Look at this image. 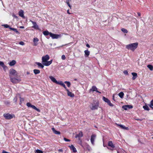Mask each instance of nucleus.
Returning a JSON list of instances; mask_svg holds the SVG:
<instances>
[{"label": "nucleus", "instance_id": "obj_1", "mask_svg": "<svg viewBox=\"0 0 153 153\" xmlns=\"http://www.w3.org/2000/svg\"><path fill=\"white\" fill-rule=\"evenodd\" d=\"M49 59V56L48 55H46L42 57V63L43 65L46 66H48L50 65L52 63L53 60H51L50 61H48Z\"/></svg>", "mask_w": 153, "mask_h": 153}, {"label": "nucleus", "instance_id": "obj_2", "mask_svg": "<svg viewBox=\"0 0 153 153\" xmlns=\"http://www.w3.org/2000/svg\"><path fill=\"white\" fill-rule=\"evenodd\" d=\"M138 43L135 42L126 45V48L128 50H130L134 51L137 47Z\"/></svg>", "mask_w": 153, "mask_h": 153}, {"label": "nucleus", "instance_id": "obj_3", "mask_svg": "<svg viewBox=\"0 0 153 153\" xmlns=\"http://www.w3.org/2000/svg\"><path fill=\"white\" fill-rule=\"evenodd\" d=\"M9 76L10 78L13 77H18V74L14 69H11L10 71Z\"/></svg>", "mask_w": 153, "mask_h": 153}, {"label": "nucleus", "instance_id": "obj_4", "mask_svg": "<svg viewBox=\"0 0 153 153\" xmlns=\"http://www.w3.org/2000/svg\"><path fill=\"white\" fill-rule=\"evenodd\" d=\"M99 106V102H97L96 103H94L92 104V106L90 107L91 109L92 110L97 109Z\"/></svg>", "mask_w": 153, "mask_h": 153}, {"label": "nucleus", "instance_id": "obj_5", "mask_svg": "<svg viewBox=\"0 0 153 153\" xmlns=\"http://www.w3.org/2000/svg\"><path fill=\"white\" fill-rule=\"evenodd\" d=\"M50 36L53 39H57L61 37V34H56L51 33Z\"/></svg>", "mask_w": 153, "mask_h": 153}, {"label": "nucleus", "instance_id": "obj_6", "mask_svg": "<svg viewBox=\"0 0 153 153\" xmlns=\"http://www.w3.org/2000/svg\"><path fill=\"white\" fill-rule=\"evenodd\" d=\"M26 105L28 107H30L37 111L38 112H40V110L39 109L37 108L34 105H31L30 102L27 103Z\"/></svg>", "mask_w": 153, "mask_h": 153}, {"label": "nucleus", "instance_id": "obj_7", "mask_svg": "<svg viewBox=\"0 0 153 153\" xmlns=\"http://www.w3.org/2000/svg\"><path fill=\"white\" fill-rule=\"evenodd\" d=\"M16 77H13L10 78L11 81L13 83H16L19 82L21 80L19 79H17Z\"/></svg>", "mask_w": 153, "mask_h": 153}, {"label": "nucleus", "instance_id": "obj_8", "mask_svg": "<svg viewBox=\"0 0 153 153\" xmlns=\"http://www.w3.org/2000/svg\"><path fill=\"white\" fill-rule=\"evenodd\" d=\"M96 137L97 135L95 134H92L91 136L90 140L91 143L93 145H94V140Z\"/></svg>", "mask_w": 153, "mask_h": 153}, {"label": "nucleus", "instance_id": "obj_9", "mask_svg": "<svg viewBox=\"0 0 153 153\" xmlns=\"http://www.w3.org/2000/svg\"><path fill=\"white\" fill-rule=\"evenodd\" d=\"M4 117L6 119L10 120L12 119L13 117V116L9 114V113L5 114L3 115Z\"/></svg>", "mask_w": 153, "mask_h": 153}, {"label": "nucleus", "instance_id": "obj_10", "mask_svg": "<svg viewBox=\"0 0 153 153\" xmlns=\"http://www.w3.org/2000/svg\"><path fill=\"white\" fill-rule=\"evenodd\" d=\"M30 21L31 22L33 25V26H32V27L35 29L38 30L39 29L38 25H37L36 23V22L33 21L31 20H30Z\"/></svg>", "mask_w": 153, "mask_h": 153}, {"label": "nucleus", "instance_id": "obj_11", "mask_svg": "<svg viewBox=\"0 0 153 153\" xmlns=\"http://www.w3.org/2000/svg\"><path fill=\"white\" fill-rule=\"evenodd\" d=\"M91 91H92L93 92L95 91L97 93H101V92L99 91H98L97 90V87L95 86H92L91 88V89L89 90L90 92H91Z\"/></svg>", "mask_w": 153, "mask_h": 153}, {"label": "nucleus", "instance_id": "obj_12", "mask_svg": "<svg viewBox=\"0 0 153 153\" xmlns=\"http://www.w3.org/2000/svg\"><path fill=\"white\" fill-rule=\"evenodd\" d=\"M122 108L124 109L125 110H127L128 109H131L133 108V106L131 105H124L122 106Z\"/></svg>", "mask_w": 153, "mask_h": 153}, {"label": "nucleus", "instance_id": "obj_13", "mask_svg": "<svg viewBox=\"0 0 153 153\" xmlns=\"http://www.w3.org/2000/svg\"><path fill=\"white\" fill-rule=\"evenodd\" d=\"M49 78L53 82L56 83V84H58L59 83V81H57L56 79L52 76H49Z\"/></svg>", "mask_w": 153, "mask_h": 153}, {"label": "nucleus", "instance_id": "obj_14", "mask_svg": "<svg viewBox=\"0 0 153 153\" xmlns=\"http://www.w3.org/2000/svg\"><path fill=\"white\" fill-rule=\"evenodd\" d=\"M67 95L68 96L71 97H74V94L71 92L69 90H67Z\"/></svg>", "mask_w": 153, "mask_h": 153}, {"label": "nucleus", "instance_id": "obj_15", "mask_svg": "<svg viewBox=\"0 0 153 153\" xmlns=\"http://www.w3.org/2000/svg\"><path fill=\"white\" fill-rule=\"evenodd\" d=\"M69 146L70 147V149L72 150L75 153L77 152V150L76 148L73 145H71V146Z\"/></svg>", "mask_w": 153, "mask_h": 153}, {"label": "nucleus", "instance_id": "obj_16", "mask_svg": "<svg viewBox=\"0 0 153 153\" xmlns=\"http://www.w3.org/2000/svg\"><path fill=\"white\" fill-rule=\"evenodd\" d=\"M39 40L37 38H35L33 39V42H34V45L36 46L37 45V42Z\"/></svg>", "mask_w": 153, "mask_h": 153}, {"label": "nucleus", "instance_id": "obj_17", "mask_svg": "<svg viewBox=\"0 0 153 153\" xmlns=\"http://www.w3.org/2000/svg\"><path fill=\"white\" fill-rule=\"evenodd\" d=\"M83 134L82 132L81 131L78 134H76L75 136L76 138L80 137L83 136Z\"/></svg>", "mask_w": 153, "mask_h": 153}, {"label": "nucleus", "instance_id": "obj_18", "mask_svg": "<svg viewBox=\"0 0 153 153\" xmlns=\"http://www.w3.org/2000/svg\"><path fill=\"white\" fill-rule=\"evenodd\" d=\"M52 130L53 132L56 134H60V132L59 131H56L54 128H52Z\"/></svg>", "mask_w": 153, "mask_h": 153}, {"label": "nucleus", "instance_id": "obj_19", "mask_svg": "<svg viewBox=\"0 0 153 153\" xmlns=\"http://www.w3.org/2000/svg\"><path fill=\"white\" fill-rule=\"evenodd\" d=\"M118 126H120V127L123 129L126 130H128L129 129V128L128 127H126L125 126H124L120 124H118Z\"/></svg>", "mask_w": 153, "mask_h": 153}, {"label": "nucleus", "instance_id": "obj_20", "mask_svg": "<svg viewBox=\"0 0 153 153\" xmlns=\"http://www.w3.org/2000/svg\"><path fill=\"white\" fill-rule=\"evenodd\" d=\"M85 56V57H87L90 54V51L88 50H86L84 51Z\"/></svg>", "mask_w": 153, "mask_h": 153}, {"label": "nucleus", "instance_id": "obj_21", "mask_svg": "<svg viewBox=\"0 0 153 153\" xmlns=\"http://www.w3.org/2000/svg\"><path fill=\"white\" fill-rule=\"evenodd\" d=\"M132 75L133 76L132 77V79L134 80L136 79L137 77V74L136 73L133 72L131 73Z\"/></svg>", "mask_w": 153, "mask_h": 153}, {"label": "nucleus", "instance_id": "obj_22", "mask_svg": "<svg viewBox=\"0 0 153 153\" xmlns=\"http://www.w3.org/2000/svg\"><path fill=\"white\" fill-rule=\"evenodd\" d=\"M19 15L20 16H21V17H22V18L24 17V12H23V11L22 10H21L19 12Z\"/></svg>", "mask_w": 153, "mask_h": 153}, {"label": "nucleus", "instance_id": "obj_23", "mask_svg": "<svg viewBox=\"0 0 153 153\" xmlns=\"http://www.w3.org/2000/svg\"><path fill=\"white\" fill-rule=\"evenodd\" d=\"M16 62L15 60H13L9 63V64L10 66H13L14 65L16 64Z\"/></svg>", "mask_w": 153, "mask_h": 153}, {"label": "nucleus", "instance_id": "obj_24", "mask_svg": "<svg viewBox=\"0 0 153 153\" xmlns=\"http://www.w3.org/2000/svg\"><path fill=\"white\" fill-rule=\"evenodd\" d=\"M36 64L38 65V66H39V67H40L42 68H43L44 67V65L43 64H42V63L39 62H36Z\"/></svg>", "mask_w": 153, "mask_h": 153}, {"label": "nucleus", "instance_id": "obj_25", "mask_svg": "<svg viewBox=\"0 0 153 153\" xmlns=\"http://www.w3.org/2000/svg\"><path fill=\"white\" fill-rule=\"evenodd\" d=\"M51 33V32H49L47 30H46L43 32V34L45 36H48V35H49L50 36Z\"/></svg>", "mask_w": 153, "mask_h": 153}, {"label": "nucleus", "instance_id": "obj_26", "mask_svg": "<svg viewBox=\"0 0 153 153\" xmlns=\"http://www.w3.org/2000/svg\"><path fill=\"white\" fill-rule=\"evenodd\" d=\"M108 146H110L111 148H114V146L113 144L112 141H110L108 142Z\"/></svg>", "mask_w": 153, "mask_h": 153}, {"label": "nucleus", "instance_id": "obj_27", "mask_svg": "<svg viewBox=\"0 0 153 153\" xmlns=\"http://www.w3.org/2000/svg\"><path fill=\"white\" fill-rule=\"evenodd\" d=\"M33 72L35 74H37L40 73V71L39 70L34 69L33 70Z\"/></svg>", "mask_w": 153, "mask_h": 153}, {"label": "nucleus", "instance_id": "obj_28", "mask_svg": "<svg viewBox=\"0 0 153 153\" xmlns=\"http://www.w3.org/2000/svg\"><path fill=\"white\" fill-rule=\"evenodd\" d=\"M143 108L145 110L149 111V108L148 105L146 104L145 105L143 106Z\"/></svg>", "mask_w": 153, "mask_h": 153}, {"label": "nucleus", "instance_id": "obj_29", "mask_svg": "<svg viewBox=\"0 0 153 153\" xmlns=\"http://www.w3.org/2000/svg\"><path fill=\"white\" fill-rule=\"evenodd\" d=\"M147 67L151 71H152L153 70V66L152 65H148Z\"/></svg>", "mask_w": 153, "mask_h": 153}, {"label": "nucleus", "instance_id": "obj_30", "mask_svg": "<svg viewBox=\"0 0 153 153\" xmlns=\"http://www.w3.org/2000/svg\"><path fill=\"white\" fill-rule=\"evenodd\" d=\"M124 95V94L122 92H120L118 94L119 96L120 97V98H123V97Z\"/></svg>", "mask_w": 153, "mask_h": 153}, {"label": "nucleus", "instance_id": "obj_31", "mask_svg": "<svg viewBox=\"0 0 153 153\" xmlns=\"http://www.w3.org/2000/svg\"><path fill=\"white\" fill-rule=\"evenodd\" d=\"M9 29L11 30L14 31L17 33H19L18 31L16 29H15L14 28H13L12 27H10Z\"/></svg>", "mask_w": 153, "mask_h": 153}, {"label": "nucleus", "instance_id": "obj_32", "mask_svg": "<svg viewBox=\"0 0 153 153\" xmlns=\"http://www.w3.org/2000/svg\"><path fill=\"white\" fill-rule=\"evenodd\" d=\"M149 106L152 109H153V100L150 102V104L149 105Z\"/></svg>", "mask_w": 153, "mask_h": 153}, {"label": "nucleus", "instance_id": "obj_33", "mask_svg": "<svg viewBox=\"0 0 153 153\" xmlns=\"http://www.w3.org/2000/svg\"><path fill=\"white\" fill-rule=\"evenodd\" d=\"M102 100L106 102H107L109 101V100L108 98L105 97H103Z\"/></svg>", "mask_w": 153, "mask_h": 153}, {"label": "nucleus", "instance_id": "obj_34", "mask_svg": "<svg viewBox=\"0 0 153 153\" xmlns=\"http://www.w3.org/2000/svg\"><path fill=\"white\" fill-rule=\"evenodd\" d=\"M58 85H60L62 86L63 87H64L65 86V84L63 83L62 82V81H59V83Z\"/></svg>", "mask_w": 153, "mask_h": 153}, {"label": "nucleus", "instance_id": "obj_35", "mask_svg": "<svg viewBox=\"0 0 153 153\" xmlns=\"http://www.w3.org/2000/svg\"><path fill=\"white\" fill-rule=\"evenodd\" d=\"M64 83L66 84L68 87H70L71 86V83L68 81H65Z\"/></svg>", "mask_w": 153, "mask_h": 153}, {"label": "nucleus", "instance_id": "obj_36", "mask_svg": "<svg viewBox=\"0 0 153 153\" xmlns=\"http://www.w3.org/2000/svg\"><path fill=\"white\" fill-rule=\"evenodd\" d=\"M125 152L123 149H120L117 151V153H125Z\"/></svg>", "mask_w": 153, "mask_h": 153}, {"label": "nucleus", "instance_id": "obj_37", "mask_svg": "<svg viewBox=\"0 0 153 153\" xmlns=\"http://www.w3.org/2000/svg\"><path fill=\"white\" fill-rule=\"evenodd\" d=\"M121 30L124 33H127L128 32L127 30L124 28H122Z\"/></svg>", "mask_w": 153, "mask_h": 153}, {"label": "nucleus", "instance_id": "obj_38", "mask_svg": "<svg viewBox=\"0 0 153 153\" xmlns=\"http://www.w3.org/2000/svg\"><path fill=\"white\" fill-rule=\"evenodd\" d=\"M107 103L110 106H114L113 105L111 102L109 100V101L107 102Z\"/></svg>", "mask_w": 153, "mask_h": 153}, {"label": "nucleus", "instance_id": "obj_39", "mask_svg": "<svg viewBox=\"0 0 153 153\" xmlns=\"http://www.w3.org/2000/svg\"><path fill=\"white\" fill-rule=\"evenodd\" d=\"M19 97L20 98L19 104L20 105L22 103V102L24 101V99L23 98H21L20 96Z\"/></svg>", "mask_w": 153, "mask_h": 153}, {"label": "nucleus", "instance_id": "obj_40", "mask_svg": "<svg viewBox=\"0 0 153 153\" xmlns=\"http://www.w3.org/2000/svg\"><path fill=\"white\" fill-rule=\"evenodd\" d=\"M2 67L3 68V69L4 71H6V70L7 68V67L6 65H5L4 64L3 66Z\"/></svg>", "mask_w": 153, "mask_h": 153}, {"label": "nucleus", "instance_id": "obj_41", "mask_svg": "<svg viewBox=\"0 0 153 153\" xmlns=\"http://www.w3.org/2000/svg\"><path fill=\"white\" fill-rule=\"evenodd\" d=\"M36 153H43V152L39 149H37L36 150Z\"/></svg>", "mask_w": 153, "mask_h": 153}, {"label": "nucleus", "instance_id": "obj_42", "mask_svg": "<svg viewBox=\"0 0 153 153\" xmlns=\"http://www.w3.org/2000/svg\"><path fill=\"white\" fill-rule=\"evenodd\" d=\"M3 26H4V27L5 28H8V27L10 28V27L7 24L4 25H3Z\"/></svg>", "mask_w": 153, "mask_h": 153}, {"label": "nucleus", "instance_id": "obj_43", "mask_svg": "<svg viewBox=\"0 0 153 153\" xmlns=\"http://www.w3.org/2000/svg\"><path fill=\"white\" fill-rule=\"evenodd\" d=\"M62 59L63 60H65V56L64 55H62L61 57Z\"/></svg>", "mask_w": 153, "mask_h": 153}, {"label": "nucleus", "instance_id": "obj_44", "mask_svg": "<svg viewBox=\"0 0 153 153\" xmlns=\"http://www.w3.org/2000/svg\"><path fill=\"white\" fill-rule=\"evenodd\" d=\"M63 139L66 142H69L70 141V140L67 139L65 138H64Z\"/></svg>", "mask_w": 153, "mask_h": 153}, {"label": "nucleus", "instance_id": "obj_45", "mask_svg": "<svg viewBox=\"0 0 153 153\" xmlns=\"http://www.w3.org/2000/svg\"><path fill=\"white\" fill-rule=\"evenodd\" d=\"M19 44L22 45H25V43L23 42H19Z\"/></svg>", "mask_w": 153, "mask_h": 153}, {"label": "nucleus", "instance_id": "obj_46", "mask_svg": "<svg viewBox=\"0 0 153 153\" xmlns=\"http://www.w3.org/2000/svg\"><path fill=\"white\" fill-rule=\"evenodd\" d=\"M13 101L15 102H16L17 101V98L16 96L13 99Z\"/></svg>", "mask_w": 153, "mask_h": 153}, {"label": "nucleus", "instance_id": "obj_47", "mask_svg": "<svg viewBox=\"0 0 153 153\" xmlns=\"http://www.w3.org/2000/svg\"><path fill=\"white\" fill-rule=\"evenodd\" d=\"M126 75H128V73L127 71H124L123 72Z\"/></svg>", "mask_w": 153, "mask_h": 153}, {"label": "nucleus", "instance_id": "obj_48", "mask_svg": "<svg viewBox=\"0 0 153 153\" xmlns=\"http://www.w3.org/2000/svg\"><path fill=\"white\" fill-rule=\"evenodd\" d=\"M67 5H68L69 7L71 9V6L69 4V2H67V3H66Z\"/></svg>", "mask_w": 153, "mask_h": 153}, {"label": "nucleus", "instance_id": "obj_49", "mask_svg": "<svg viewBox=\"0 0 153 153\" xmlns=\"http://www.w3.org/2000/svg\"><path fill=\"white\" fill-rule=\"evenodd\" d=\"M58 151L59 152H62L63 151L62 149H59Z\"/></svg>", "mask_w": 153, "mask_h": 153}, {"label": "nucleus", "instance_id": "obj_50", "mask_svg": "<svg viewBox=\"0 0 153 153\" xmlns=\"http://www.w3.org/2000/svg\"><path fill=\"white\" fill-rule=\"evenodd\" d=\"M2 153H9V152H8L4 150H3L2 151Z\"/></svg>", "mask_w": 153, "mask_h": 153}, {"label": "nucleus", "instance_id": "obj_51", "mask_svg": "<svg viewBox=\"0 0 153 153\" xmlns=\"http://www.w3.org/2000/svg\"><path fill=\"white\" fill-rule=\"evenodd\" d=\"M13 16L14 17V18H16V19L18 18V17L16 16L15 15H13Z\"/></svg>", "mask_w": 153, "mask_h": 153}, {"label": "nucleus", "instance_id": "obj_52", "mask_svg": "<svg viewBox=\"0 0 153 153\" xmlns=\"http://www.w3.org/2000/svg\"><path fill=\"white\" fill-rule=\"evenodd\" d=\"M137 14H138V16H141V14H140V13L138 12L137 13Z\"/></svg>", "mask_w": 153, "mask_h": 153}, {"label": "nucleus", "instance_id": "obj_53", "mask_svg": "<svg viewBox=\"0 0 153 153\" xmlns=\"http://www.w3.org/2000/svg\"><path fill=\"white\" fill-rule=\"evenodd\" d=\"M86 46L87 47H88V48H90V46L88 44H86Z\"/></svg>", "mask_w": 153, "mask_h": 153}, {"label": "nucleus", "instance_id": "obj_54", "mask_svg": "<svg viewBox=\"0 0 153 153\" xmlns=\"http://www.w3.org/2000/svg\"><path fill=\"white\" fill-rule=\"evenodd\" d=\"M71 0H66V3H67V2H69V1Z\"/></svg>", "mask_w": 153, "mask_h": 153}, {"label": "nucleus", "instance_id": "obj_55", "mask_svg": "<svg viewBox=\"0 0 153 153\" xmlns=\"http://www.w3.org/2000/svg\"><path fill=\"white\" fill-rule=\"evenodd\" d=\"M67 12V13L69 14H71L70 13V12H69V10H68Z\"/></svg>", "mask_w": 153, "mask_h": 153}, {"label": "nucleus", "instance_id": "obj_56", "mask_svg": "<svg viewBox=\"0 0 153 153\" xmlns=\"http://www.w3.org/2000/svg\"><path fill=\"white\" fill-rule=\"evenodd\" d=\"M65 88V89L67 91V90H68V89H67L66 87V86H64V87H63Z\"/></svg>", "mask_w": 153, "mask_h": 153}, {"label": "nucleus", "instance_id": "obj_57", "mask_svg": "<svg viewBox=\"0 0 153 153\" xmlns=\"http://www.w3.org/2000/svg\"><path fill=\"white\" fill-rule=\"evenodd\" d=\"M20 28H24V26H21L20 27Z\"/></svg>", "mask_w": 153, "mask_h": 153}, {"label": "nucleus", "instance_id": "obj_58", "mask_svg": "<svg viewBox=\"0 0 153 153\" xmlns=\"http://www.w3.org/2000/svg\"><path fill=\"white\" fill-rule=\"evenodd\" d=\"M136 120H140V121H142V120H140V119H136Z\"/></svg>", "mask_w": 153, "mask_h": 153}, {"label": "nucleus", "instance_id": "obj_59", "mask_svg": "<svg viewBox=\"0 0 153 153\" xmlns=\"http://www.w3.org/2000/svg\"><path fill=\"white\" fill-rule=\"evenodd\" d=\"M27 74H30V73H29V72L27 71Z\"/></svg>", "mask_w": 153, "mask_h": 153}, {"label": "nucleus", "instance_id": "obj_60", "mask_svg": "<svg viewBox=\"0 0 153 153\" xmlns=\"http://www.w3.org/2000/svg\"><path fill=\"white\" fill-rule=\"evenodd\" d=\"M113 100H114V95H113Z\"/></svg>", "mask_w": 153, "mask_h": 153}, {"label": "nucleus", "instance_id": "obj_61", "mask_svg": "<svg viewBox=\"0 0 153 153\" xmlns=\"http://www.w3.org/2000/svg\"><path fill=\"white\" fill-rule=\"evenodd\" d=\"M74 80H76V79H75Z\"/></svg>", "mask_w": 153, "mask_h": 153}, {"label": "nucleus", "instance_id": "obj_62", "mask_svg": "<svg viewBox=\"0 0 153 153\" xmlns=\"http://www.w3.org/2000/svg\"><path fill=\"white\" fill-rule=\"evenodd\" d=\"M152 139H153V137H152Z\"/></svg>", "mask_w": 153, "mask_h": 153}]
</instances>
